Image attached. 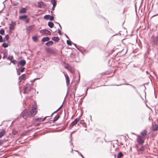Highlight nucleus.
I'll return each instance as SVG.
<instances>
[{
	"label": "nucleus",
	"instance_id": "1",
	"mask_svg": "<svg viewBox=\"0 0 158 158\" xmlns=\"http://www.w3.org/2000/svg\"><path fill=\"white\" fill-rule=\"evenodd\" d=\"M33 84H27L24 86V94H26L27 93L30 91L32 88V86Z\"/></svg>",
	"mask_w": 158,
	"mask_h": 158
},
{
	"label": "nucleus",
	"instance_id": "2",
	"mask_svg": "<svg viewBox=\"0 0 158 158\" xmlns=\"http://www.w3.org/2000/svg\"><path fill=\"white\" fill-rule=\"evenodd\" d=\"M30 116L33 117L37 113L36 107L35 106H33L31 110L30 111Z\"/></svg>",
	"mask_w": 158,
	"mask_h": 158
},
{
	"label": "nucleus",
	"instance_id": "3",
	"mask_svg": "<svg viewBox=\"0 0 158 158\" xmlns=\"http://www.w3.org/2000/svg\"><path fill=\"white\" fill-rule=\"evenodd\" d=\"M158 43V37L152 36L151 40L150 43L154 46Z\"/></svg>",
	"mask_w": 158,
	"mask_h": 158
},
{
	"label": "nucleus",
	"instance_id": "4",
	"mask_svg": "<svg viewBox=\"0 0 158 158\" xmlns=\"http://www.w3.org/2000/svg\"><path fill=\"white\" fill-rule=\"evenodd\" d=\"M136 140L138 143L142 145L143 144L144 142V140L141 137V136L140 135H137Z\"/></svg>",
	"mask_w": 158,
	"mask_h": 158
},
{
	"label": "nucleus",
	"instance_id": "5",
	"mask_svg": "<svg viewBox=\"0 0 158 158\" xmlns=\"http://www.w3.org/2000/svg\"><path fill=\"white\" fill-rule=\"evenodd\" d=\"M81 115H80V117L82 116V110H81ZM80 124L82 126L85 127L86 128V124L84 122V121L83 120H81V118H80Z\"/></svg>",
	"mask_w": 158,
	"mask_h": 158
},
{
	"label": "nucleus",
	"instance_id": "6",
	"mask_svg": "<svg viewBox=\"0 0 158 158\" xmlns=\"http://www.w3.org/2000/svg\"><path fill=\"white\" fill-rule=\"evenodd\" d=\"M40 32L42 34H44L46 35H50L51 32L47 30H42L40 31Z\"/></svg>",
	"mask_w": 158,
	"mask_h": 158
},
{
	"label": "nucleus",
	"instance_id": "7",
	"mask_svg": "<svg viewBox=\"0 0 158 158\" xmlns=\"http://www.w3.org/2000/svg\"><path fill=\"white\" fill-rule=\"evenodd\" d=\"M147 132L146 130H143L141 133L140 136L142 138H145L147 135Z\"/></svg>",
	"mask_w": 158,
	"mask_h": 158
},
{
	"label": "nucleus",
	"instance_id": "8",
	"mask_svg": "<svg viewBox=\"0 0 158 158\" xmlns=\"http://www.w3.org/2000/svg\"><path fill=\"white\" fill-rule=\"evenodd\" d=\"M30 114L29 112H27L24 113L23 114V118L24 119H26L28 117H31L30 116Z\"/></svg>",
	"mask_w": 158,
	"mask_h": 158
},
{
	"label": "nucleus",
	"instance_id": "9",
	"mask_svg": "<svg viewBox=\"0 0 158 158\" xmlns=\"http://www.w3.org/2000/svg\"><path fill=\"white\" fill-rule=\"evenodd\" d=\"M152 130L153 131H156L158 130V124H155L153 125L152 127Z\"/></svg>",
	"mask_w": 158,
	"mask_h": 158
},
{
	"label": "nucleus",
	"instance_id": "10",
	"mask_svg": "<svg viewBox=\"0 0 158 158\" xmlns=\"http://www.w3.org/2000/svg\"><path fill=\"white\" fill-rule=\"evenodd\" d=\"M64 76L66 79V85L67 86H68L69 84V78L67 75L65 74Z\"/></svg>",
	"mask_w": 158,
	"mask_h": 158
},
{
	"label": "nucleus",
	"instance_id": "11",
	"mask_svg": "<svg viewBox=\"0 0 158 158\" xmlns=\"http://www.w3.org/2000/svg\"><path fill=\"white\" fill-rule=\"evenodd\" d=\"M15 25V22H12L11 24L10 25L9 29L11 31L13 30L14 28V27Z\"/></svg>",
	"mask_w": 158,
	"mask_h": 158
},
{
	"label": "nucleus",
	"instance_id": "12",
	"mask_svg": "<svg viewBox=\"0 0 158 158\" xmlns=\"http://www.w3.org/2000/svg\"><path fill=\"white\" fill-rule=\"evenodd\" d=\"M79 121V118H77L76 119H75L74 121L72 122L71 124L70 125V126L71 127H72L74 125L76 124L77 122Z\"/></svg>",
	"mask_w": 158,
	"mask_h": 158
},
{
	"label": "nucleus",
	"instance_id": "13",
	"mask_svg": "<svg viewBox=\"0 0 158 158\" xmlns=\"http://www.w3.org/2000/svg\"><path fill=\"white\" fill-rule=\"evenodd\" d=\"M34 26L33 25L29 26L26 28V30L27 31H28L29 32L32 29L34 28Z\"/></svg>",
	"mask_w": 158,
	"mask_h": 158
},
{
	"label": "nucleus",
	"instance_id": "14",
	"mask_svg": "<svg viewBox=\"0 0 158 158\" xmlns=\"http://www.w3.org/2000/svg\"><path fill=\"white\" fill-rule=\"evenodd\" d=\"M46 117H45L44 118H38L36 119L35 121H44L46 119Z\"/></svg>",
	"mask_w": 158,
	"mask_h": 158
},
{
	"label": "nucleus",
	"instance_id": "15",
	"mask_svg": "<svg viewBox=\"0 0 158 158\" xmlns=\"http://www.w3.org/2000/svg\"><path fill=\"white\" fill-rule=\"evenodd\" d=\"M25 79V74H23L21 76H20L19 77V79L20 80V81H21L22 80H24Z\"/></svg>",
	"mask_w": 158,
	"mask_h": 158
},
{
	"label": "nucleus",
	"instance_id": "16",
	"mask_svg": "<svg viewBox=\"0 0 158 158\" xmlns=\"http://www.w3.org/2000/svg\"><path fill=\"white\" fill-rule=\"evenodd\" d=\"M5 131L3 130L0 132V138L2 137L5 134Z\"/></svg>",
	"mask_w": 158,
	"mask_h": 158
},
{
	"label": "nucleus",
	"instance_id": "17",
	"mask_svg": "<svg viewBox=\"0 0 158 158\" xmlns=\"http://www.w3.org/2000/svg\"><path fill=\"white\" fill-rule=\"evenodd\" d=\"M49 38L48 37H44L42 39L41 41L42 42H45L49 40Z\"/></svg>",
	"mask_w": 158,
	"mask_h": 158
},
{
	"label": "nucleus",
	"instance_id": "18",
	"mask_svg": "<svg viewBox=\"0 0 158 158\" xmlns=\"http://www.w3.org/2000/svg\"><path fill=\"white\" fill-rule=\"evenodd\" d=\"M52 39L55 41L58 42L59 40V38L58 37H53Z\"/></svg>",
	"mask_w": 158,
	"mask_h": 158
},
{
	"label": "nucleus",
	"instance_id": "19",
	"mask_svg": "<svg viewBox=\"0 0 158 158\" xmlns=\"http://www.w3.org/2000/svg\"><path fill=\"white\" fill-rule=\"evenodd\" d=\"M53 44V42L52 41H49L48 42H47L46 44V45L48 46H49L52 45Z\"/></svg>",
	"mask_w": 158,
	"mask_h": 158
},
{
	"label": "nucleus",
	"instance_id": "20",
	"mask_svg": "<svg viewBox=\"0 0 158 158\" xmlns=\"http://www.w3.org/2000/svg\"><path fill=\"white\" fill-rule=\"evenodd\" d=\"M51 2L53 5V8L55 7L56 5V2L55 0H51Z\"/></svg>",
	"mask_w": 158,
	"mask_h": 158
},
{
	"label": "nucleus",
	"instance_id": "21",
	"mask_svg": "<svg viewBox=\"0 0 158 158\" xmlns=\"http://www.w3.org/2000/svg\"><path fill=\"white\" fill-rule=\"evenodd\" d=\"M26 11V9L25 8H22L19 10V13H24Z\"/></svg>",
	"mask_w": 158,
	"mask_h": 158
},
{
	"label": "nucleus",
	"instance_id": "22",
	"mask_svg": "<svg viewBox=\"0 0 158 158\" xmlns=\"http://www.w3.org/2000/svg\"><path fill=\"white\" fill-rule=\"evenodd\" d=\"M38 6L39 7L41 8L44 6V3L42 2H39L38 3Z\"/></svg>",
	"mask_w": 158,
	"mask_h": 158
},
{
	"label": "nucleus",
	"instance_id": "23",
	"mask_svg": "<svg viewBox=\"0 0 158 158\" xmlns=\"http://www.w3.org/2000/svg\"><path fill=\"white\" fill-rule=\"evenodd\" d=\"M19 64L22 65H24L26 64V61L24 60H21L20 61Z\"/></svg>",
	"mask_w": 158,
	"mask_h": 158
},
{
	"label": "nucleus",
	"instance_id": "24",
	"mask_svg": "<svg viewBox=\"0 0 158 158\" xmlns=\"http://www.w3.org/2000/svg\"><path fill=\"white\" fill-rule=\"evenodd\" d=\"M48 25L49 27L52 28L53 27L54 24L52 22H49L48 23Z\"/></svg>",
	"mask_w": 158,
	"mask_h": 158
},
{
	"label": "nucleus",
	"instance_id": "25",
	"mask_svg": "<svg viewBox=\"0 0 158 158\" xmlns=\"http://www.w3.org/2000/svg\"><path fill=\"white\" fill-rule=\"evenodd\" d=\"M59 118V115H57L54 118L53 121L55 122Z\"/></svg>",
	"mask_w": 158,
	"mask_h": 158
},
{
	"label": "nucleus",
	"instance_id": "26",
	"mask_svg": "<svg viewBox=\"0 0 158 158\" xmlns=\"http://www.w3.org/2000/svg\"><path fill=\"white\" fill-rule=\"evenodd\" d=\"M123 156V154L121 152H119L117 158H120L122 157Z\"/></svg>",
	"mask_w": 158,
	"mask_h": 158
},
{
	"label": "nucleus",
	"instance_id": "27",
	"mask_svg": "<svg viewBox=\"0 0 158 158\" xmlns=\"http://www.w3.org/2000/svg\"><path fill=\"white\" fill-rule=\"evenodd\" d=\"M124 85H130L131 87H132V88H133V89H134V90H135V91H136L137 90V89H136V88L134 86H133L132 85H131V84H128V83H124Z\"/></svg>",
	"mask_w": 158,
	"mask_h": 158
},
{
	"label": "nucleus",
	"instance_id": "28",
	"mask_svg": "<svg viewBox=\"0 0 158 158\" xmlns=\"http://www.w3.org/2000/svg\"><path fill=\"white\" fill-rule=\"evenodd\" d=\"M27 16L26 15H23L19 16V19H26L27 18Z\"/></svg>",
	"mask_w": 158,
	"mask_h": 158
},
{
	"label": "nucleus",
	"instance_id": "29",
	"mask_svg": "<svg viewBox=\"0 0 158 158\" xmlns=\"http://www.w3.org/2000/svg\"><path fill=\"white\" fill-rule=\"evenodd\" d=\"M2 46L4 48H6L8 47V44L7 43H4L2 44Z\"/></svg>",
	"mask_w": 158,
	"mask_h": 158
},
{
	"label": "nucleus",
	"instance_id": "30",
	"mask_svg": "<svg viewBox=\"0 0 158 158\" xmlns=\"http://www.w3.org/2000/svg\"><path fill=\"white\" fill-rule=\"evenodd\" d=\"M32 39L34 41H36L37 40V38L36 36H34L32 37Z\"/></svg>",
	"mask_w": 158,
	"mask_h": 158
},
{
	"label": "nucleus",
	"instance_id": "31",
	"mask_svg": "<svg viewBox=\"0 0 158 158\" xmlns=\"http://www.w3.org/2000/svg\"><path fill=\"white\" fill-rule=\"evenodd\" d=\"M67 43L68 45H72V42L70 40H67Z\"/></svg>",
	"mask_w": 158,
	"mask_h": 158
},
{
	"label": "nucleus",
	"instance_id": "32",
	"mask_svg": "<svg viewBox=\"0 0 158 158\" xmlns=\"http://www.w3.org/2000/svg\"><path fill=\"white\" fill-rule=\"evenodd\" d=\"M50 16V15H46L44 16V18L45 19H49Z\"/></svg>",
	"mask_w": 158,
	"mask_h": 158
},
{
	"label": "nucleus",
	"instance_id": "33",
	"mask_svg": "<svg viewBox=\"0 0 158 158\" xmlns=\"http://www.w3.org/2000/svg\"><path fill=\"white\" fill-rule=\"evenodd\" d=\"M13 58V56L12 55L9 56L7 59L11 61Z\"/></svg>",
	"mask_w": 158,
	"mask_h": 158
},
{
	"label": "nucleus",
	"instance_id": "34",
	"mask_svg": "<svg viewBox=\"0 0 158 158\" xmlns=\"http://www.w3.org/2000/svg\"><path fill=\"white\" fill-rule=\"evenodd\" d=\"M145 147L144 146H142L140 148L139 150L140 151H143L144 150Z\"/></svg>",
	"mask_w": 158,
	"mask_h": 158
},
{
	"label": "nucleus",
	"instance_id": "35",
	"mask_svg": "<svg viewBox=\"0 0 158 158\" xmlns=\"http://www.w3.org/2000/svg\"><path fill=\"white\" fill-rule=\"evenodd\" d=\"M4 32H5V31H4L3 30V29H2L1 30H0V34H1V35H3L4 34Z\"/></svg>",
	"mask_w": 158,
	"mask_h": 158
},
{
	"label": "nucleus",
	"instance_id": "36",
	"mask_svg": "<svg viewBox=\"0 0 158 158\" xmlns=\"http://www.w3.org/2000/svg\"><path fill=\"white\" fill-rule=\"evenodd\" d=\"M7 56V52H5L3 54V58L4 59Z\"/></svg>",
	"mask_w": 158,
	"mask_h": 158
},
{
	"label": "nucleus",
	"instance_id": "37",
	"mask_svg": "<svg viewBox=\"0 0 158 158\" xmlns=\"http://www.w3.org/2000/svg\"><path fill=\"white\" fill-rule=\"evenodd\" d=\"M5 38L6 41H8L9 38L8 35H6L5 37Z\"/></svg>",
	"mask_w": 158,
	"mask_h": 158
},
{
	"label": "nucleus",
	"instance_id": "38",
	"mask_svg": "<svg viewBox=\"0 0 158 158\" xmlns=\"http://www.w3.org/2000/svg\"><path fill=\"white\" fill-rule=\"evenodd\" d=\"M49 19L50 20H52L54 19V18L53 16L50 15Z\"/></svg>",
	"mask_w": 158,
	"mask_h": 158
},
{
	"label": "nucleus",
	"instance_id": "39",
	"mask_svg": "<svg viewBox=\"0 0 158 158\" xmlns=\"http://www.w3.org/2000/svg\"><path fill=\"white\" fill-rule=\"evenodd\" d=\"M11 62L12 63L14 64H15L16 62V61L15 60H11Z\"/></svg>",
	"mask_w": 158,
	"mask_h": 158
},
{
	"label": "nucleus",
	"instance_id": "40",
	"mask_svg": "<svg viewBox=\"0 0 158 158\" xmlns=\"http://www.w3.org/2000/svg\"><path fill=\"white\" fill-rule=\"evenodd\" d=\"M3 41V38L2 36L0 35V42H2Z\"/></svg>",
	"mask_w": 158,
	"mask_h": 158
},
{
	"label": "nucleus",
	"instance_id": "41",
	"mask_svg": "<svg viewBox=\"0 0 158 158\" xmlns=\"http://www.w3.org/2000/svg\"><path fill=\"white\" fill-rule=\"evenodd\" d=\"M58 33H59V34L60 35H61V31L60 30L58 29Z\"/></svg>",
	"mask_w": 158,
	"mask_h": 158
},
{
	"label": "nucleus",
	"instance_id": "42",
	"mask_svg": "<svg viewBox=\"0 0 158 158\" xmlns=\"http://www.w3.org/2000/svg\"><path fill=\"white\" fill-rule=\"evenodd\" d=\"M24 69H25V68L23 67V68H22V69H21L20 70V72L21 73L23 72L24 71Z\"/></svg>",
	"mask_w": 158,
	"mask_h": 158
},
{
	"label": "nucleus",
	"instance_id": "43",
	"mask_svg": "<svg viewBox=\"0 0 158 158\" xmlns=\"http://www.w3.org/2000/svg\"><path fill=\"white\" fill-rule=\"evenodd\" d=\"M37 79V78H35V79H33V80H31V82L32 83H33V82L34 81H35V80H36V79Z\"/></svg>",
	"mask_w": 158,
	"mask_h": 158
},
{
	"label": "nucleus",
	"instance_id": "44",
	"mask_svg": "<svg viewBox=\"0 0 158 158\" xmlns=\"http://www.w3.org/2000/svg\"><path fill=\"white\" fill-rule=\"evenodd\" d=\"M81 48H82V47H80V50H79V51H80V52H81L82 53V54H83V52H82L81 50Z\"/></svg>",
	"mask_w": 158,
	"mask_h": 158
},
{
	"label": "nucleus",
	"instance_id": "45",
	"mask_svg": "<svg viewBox=\"0 0 158 158\" xmlns=\"http://www.w3.org/2000/svg\"><path fill=\"white\" fill-rule=\"evenodd\" d=\"M29 21V19H27L25 21V22L26 23H28Z\"/></svg>",
	"mask_w": 158,
	"mask_h": 158
},
{
	"label": "nucleus",
	"instance_id": "46",
	"mask_svg": "<svg viewBox=\"0 0 158 158\" xmlns=\"http://www.w3.org/2000/svg\"><path fill=\"white\" fill-rule=\"evenodd\" d=\"M69 66H65V68L66 69H69Z\"/></svg>",
	"mask_w": 158,
	"mask_h": 158
},
{
	"label": "nucleus",
	"instance_id": "47",
	"mask_svg": "<svg viewBox=\"0 0 158 158\" xmlns=\"http://www.w3.org/2000/svg\"><path fill=\"white\" fill-rule=\"evenodd\" d=\"M80 155L82 158H83V157H84L80 153Z\"/></svg>",
	"mask_w": 158,
	"mask_h": 158
},
{
	"label": "nucleus",
	"instance_id": "48",
	"mask_svg": "<svg viewBox=\"0 0 158 158\" xmlns=\"http://www.w3.org/2000/svg\"><path fill=\"white\" fill-rule=\"evenodd\" d=\"M2 144V141L0 140V146Z\"/></svg>",
	"mask_w": 158,
	"mask_h": 158
},
{
	"label": "nucleus",
	"instance_id": "49",
	"mask_svg": "<svg viewBox=\"0 0 158 158\" xmlns=\"http://www.w3.org/2000/svg\"><path fill=\"white\" fill-rule=\"evenodd\" d=\"M61 106H60V107L58 109H57V110H56V111H57V110H59L60 108H61Z\"/></svg>",
	"mask_w": 158,
	"mask_h": 158
},
{
	"label": "nucleus",
	"instance_id": "50",
	"mask_svg": "<svg viewBox=\"0 0 158 158\" xmlns=\"http://www.w3.org/2000/svg\"><path fill=\"white\" fill-rule=\"evenodd\" d=\"M61 106H60V107L58 109H57V110H56V111H57V110H59L60 108H61Z\"/></svg>",
	"mask_w": 158,
	"mask_h": 158
},
{
	"label": "nucleus",
	"instance_id": "51",
	"mask_svg": "<svg viewBox=\"0 0 158 158\" xmlns=\"http://www.w3.org/2000/svg\"><path fill=\"white\" fill-rule=\"evenodd\" d=\"M87 89H86V91H85V92L86 93V94H85V95H86V93H87Z\"/></svg>",
	"mask_w": 158,
	"mask_h": 158
},
{
	"label": "nucleus",
	"instance_id": "52",
	"mask_svg": "<svg viewBox=\"0 0 158 158\" xmlns=\"http://www.w3.org/2000/svg\"><path fill=\"white\" fill-rule=\"evenodd\" d=\"M65 35V36H66V37L68 38H69L68 36L66 34Z\"/></svg>",
	"mask_w": 158,
	"mask_h": 158
},
{
	"label": "nucleus",
	"instance_id": "53",
	"mask_svg": "<svg viewBox=\"0 0 158 158\" xmlns=\"http://www.w3.org/2000/svg\"><path fill=\"white\" fill-rule=\"evenodd\" d=\"M58 23V24L59 25V26L60 27V28H61V26H60V24L59 23Z\"/></svg>",
	"mask_w": 158,
	"mask_h": 158
},
{
	"label": "nucleus",
	"instance_id": "54",
	"mask_svg": "<svg viewBox=\"0 0 158 158\" xmlns=\"http://www.w3.org/2000/svg\"><path fill=\"white\" fill-rule=\"evenodd\" d=\"M83 100V99H82V98H81L80 100V101H81V100Z\"/></svg>",
	"mask_w": 158,
	"mask_h": 158
},
{
	"label": "nucleus",
	"instance_id": "55",
	"mask_svg": "<svg viewBox=\"0 0 158 158\" xmlns=\"http://www.w3.org/2000/svg\"><path fill=\"white\" fill-rule=\"evenodd\" d=\"M53 113H53L51 114V116H52V115L53 114Z\"/></svg>",
	"mask_w": 158,
	"mask_h": 158
},
{
	"label": "nucleus",
	"instance_id": "56",
	"mask_svg": "<svg viewBox=\"0 0 158 158\" xmlns=\"http://www.w3.org/2000/svg\"><path fill=\"white\" fill-rule=\"evenodd\" d=\"M77 152L79 154V152L78 151H77Z\"/></svg>",
	"mask_w": 158,
	"mask_h": 158
},
{
	"label": "nucleus",
	"instance_id": "57",
	"mask_svg": "<svg viewBox=\"0 0 158 158\" xmlns=\"http://www.w3.org/2000/svg\"><path fill=\"white\" fill-rule=\"evenodd\" d=\"M1 56H0V59H1Z\"/></svg>",
	"mask_w": 158,
	"mask_h": 158
},
{
	"label": "nucleus",
	"instance_id": "58",
	"mask_svg": "<svg viewBox=\"0 0 158 158\" xmlns=\"http://www.w3.org/2000/svg\"><path fill=\"white\" fill-rule=\"evenodd\" d=\"M82 95H81V96ZM81 96V95H80L79 97H80Z\"/></svg>",
	"mask_w": 158,
	"mask_h": 158
},
{
	"label": "nucleus",
	"instance_id": "59",
	"mask_svg": "<svg viewBox=\"0 0 158 158\" xmlns=\"http://www.w3.org/2000/svg\"><path fill=\"white\" fill-rule=\"evenodd\" d=\"M18 74L19 75L20 74V73H18Z\"/></svg>",
	"mask_w": 158,
	"mask_h": 158
},
{
	"label": "nucleus",
	"instance_id": "60",
	"mask_svg": "<svg viewBox=\"0 0 158 158\" xmlns=\"http://www.w3.org/2000/svg\"><path fill=\"white\" fill-rule=\"evenodd\" d=\"M78 106H79V104L78 105Z\"/></svg>",
	"mask_w": 158,
	"mask_h": 158
},
{
	"label": "nucleus",
	"instance_id": "61",
	"mask_svg": "<svg viewBox=\"0 0 158 158\" xmlns=\"http://www.w3.org/2000/svg\"><path fill=\"white\" fill-rule=\"evenodd\" d=\"M146 73H148V72H147H147H146Z\"/></svg>",
	"mask_w": 158,
	"mask_h": 158
},
{
	"label": "nucleus",
	"instance_id": "62",
	"mask_svg": "<svg viewBox=\"0 0 158 158\" xmlns=\"http://www.w3.org/2000/svg\"><path fill=\"white\" fill-rule=\"evenodd\" d=\"M79 104H80V105L81 104V103L80 102Z\"/></svg>",
	"mask_w": 158,
	"mask_h": 158
},
{
	"label": "nucleus",
	"instance_id": "63",
	"mask_svg": "<svg viewBox=\"0 0 158 158\" xmlns=\"http://www.w3.org/2000/svg\"><path fill=\"white\" fill-rule=\"evenodd\" d=\"M83 158H85L84 157H83Z\"/></svg>",
	"mask_w": 158,
	"mask_h": 158
}]
</instances>
